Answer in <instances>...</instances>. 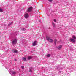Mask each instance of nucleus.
Wrapping results in <instances>:
<instances>
[{
  "mask_svg": "<svg viewBox=\"0 0 76 76\" xmlns=\"http://www.w3.org/2000/svg\"><path fill=\"white\" fill-rule=\"evenodd\" d=\"M23 60H24V61H25L26 60V57H23Z\"/></svg>",
  "mask_w": 76,
  "mask_h": 76,
  "instance_id": "12",
  "label": "nucleus"
},
{
  "mask_svg": "<svg viewBox=\"0 0 76 76\" xmlns=\"http://www.w3.org/2000/svg\"><path fill=\"white\" fill-rule=\"evenodd\" d=\"M32 58V56H29L28 58V60H30V59H31Z\"/></svg>",
  "mask_w": 76,
  "mask_h": 76,
  "instance_id": "8",
  "label": "nucleus"
},
{
  "mask_svg": "<svg viewBox=\"0 0 76 76\" xmlns=\"http://www.w3.org/2000/svg\"><path fill=\"white\" fill-rule=\"evenodd\" d=\"M72 38H73V39H76V37L75 35H73L72 36Z\"/></svg>",
  "mask_w": 76,
  "mask_h": 76,
  "instance_id": "11",
  "label": "nucleus"
},
{
  "mask_svg": "<svg viewBox=\"0 0 76 76\" xmlns=\"http://www.w3.org/2000/svg\"><path fill=\"white\" fill-rule=\"evenodd\" d=\"M54 22H56V20H54Z\"/></svg>",
  "mask_w": 76,
  "mask_h": 76,
  "instance_id": "20",
  "label": "nucleus"
},
{
  "mask_svg": "<svg viewBox=\"0 0 76 76\" xmlns=\"http://www.w3.org/2000/svg\"><path fill=\"white\" fill-rule=\"evenodd\" d=\"M3 10L2 9L0 8V12H3Z\"/></svg>",
  "mask_w": 76,
  "mask_h": 76,
  "instance_id": "15",
  "label": "nucleus"
},
{
  "mask_svg": "<svg viewBox=\"0 0 76 76\" xmlns=\"http://www.w3.org/2000/svg\"><path fill=\"white\" fill-rule=\"evenodd\" d=\"M13 51L15 53H18V51L17 50H14Z\"/></svg>",
  "mask_w": 76,
  "mask_h": 76,
  "instance_id": "7",
  "label": "nucleus"
},
{
  "mask_svg": "<svg viewBox=\"0 0 76 76\" xmlns=\"http://www.w3.org/2000/svg\"><path fill=\"white\" fill-rule=\"evenodd\" d=\"M17 43V40L16 39H15L12 41L13 44H16Z\"/></svg>",
  "mask_w": 76,
  "mask_h": 76,
  "instance_id": "2",
  "label": "nucleus"
},
{
  "mask_svg": "<svg viewBox=\"0 0 76 76\" xmlns=\"http://www.w3.org/2000/svg\"><path fill=\"white\" fill-rule=\"evenodd\" d=\"M32 10V7H30L28 9V12H31Z\"/></svg>",
  "mask_w": 76,
  "mask_h": 76,
  "instance_id": "5",
  "label": "nucleus"
},
{
  "mask_svg": "<svg viewBox=\"0 0 76 76\" xmlns=\"http://www.w3.org/2000/svg\"><path fill=\"white\" fill-rule=\"evenodd\" d=\"M48 1H49L50 2H51V1H52L53 0H48Z\"/></svg>",
  "mask_w": 76,
  "mask_h": 76,
  "instance_id": "19",
  "label": "nucleus"
},
{
  "mask_svg": "<svg viewBox=\"0 0 76 76\" xmlns=\"http://www.w3.org/2000/svg\"><path fill=\"white\" fill-rule=\"evenodd\" d=\"M37 41H34L33 44L32 45L33 46H35L37 45Z\"/></svg>",
  "mask_w": 76,
  "mask_h": 76,
  "instance_id": "6",
  "label": "nucleus"
},
{
  "mask_svg": "<svg viewBox=\"0 0 76 76\" xmlns=\"http://www.w3.org/2000/svg\"><path fill=\"white\" fill-rule=\"evenodd\" d=\"M56 41H57V39H55L54 42L55 45H56Z\"/></svg>",
  "mask_w": 76,
  "mask_h": 76,
  "instance_id": "13",
  "label": "nucleus"
},
{
  "mask_svg": "<svg viewBox=\"0 0 76 76\" xmlns=\"http://www.w3.org/2000/svg\"><path fill=\"white\" fill-rule=\"evenodd\" d=\"M12 74L13 75H15V74H16V72L15 71H14L12 72Z\"/></svg>",
  "mask_w": 76,
  "mask_h": 76,
  "instance_id": "14",
  "label": "nucleus"
},
{
  "mask_svg": "<svg viewBox=\"0 0 76 76\" xmlns=\"http://www.w3.org/2000/svg\"><path fill=\"white\" fill-rule=\"evenodd\" d=\"M62 48V45H61L59 46V47H58V49H59V50H60L61 49V48Z\"/></svg>",
  "mask_w": 76,
  "mask_h": 76,
  "instance_id": "9",
  "label": "nucleus"
},
{
  "mask_svg": "<svg viewBox=\"0 0 76 76\" xmlns=\"http://www.w3.org/2000/svg\"><path fill=\"white\" fill-rule=\"evenodd\" d=\"M33 69V68L32 67H31L29 69L30 70L29 72H32V70Z\"/></svg>",
  "mask_w": 76,
  "mask_h": 76,
  "instance_id": "10",
  "label": "nucleus"
},
{
  "mask_svg": "<svg viewBox=\"0 0 76 76\" xmlns=\"http://www.w3.org/2000/svg\"><path fill=\"white\" fill-rule=\"evenodd\" d=\"M24 17L26 18H29V15L28 14L26 13L24 15Z\"/></svg>",
  "mask_w": 76,
  "mask_h": 76,
  "instance_id": "4",
  "label": "nucleus"
},
{
  "mask_svg": "<svg viewBox=\"0 0 76 76\" xmlns=\"http://www.w3.org/2000/svg\"><path fill=\"white\" fill-rule=\"evenodd\" d=\"M22 69H23L24 68H25V67L23 66H21Z\"/></svg>",
  "mask_w": 76,
  "mask_h": 76,
  "instance_id": "18",
  "label": "nucleus"
},
{
  "mask_svg": "<svg viewBox=\"0 0 76 76\" xmlns=\"http://www.w3.org/2000/svg\"><path fill=\"white\" fill-rule=\"evenodd\" d=\"M53 26H54V27H55V24H54V23H53Z\"/></svg>",
  "mask_w": 76,
  "mask_h": 76,
  "instance_id": "17",
  "label": "nucleus"
},
{
  "mask_svg": "<svg viewBox=\"0 0 76 76\" xmlns=\"http://www.w3.org/2000/svg\"><path fill=\"white\" fill-rule=\"evenodd\" d=\"M70 41H71L72 42V43H73L74 42H76V40H75V39H73L72 38H70L69 39Z\"/></svg>",
  "mask_w": 76,
  "mask_h": 76,
  "instance_id": "3",
  "label": "nucleus"
},
{
  "mask_svg": "<svg viewBox=\"0 0 76 76\" xmlns=\"http://www.w3.org/2000/svg\"><path fill=\"white\" fill-rule=\"evenodd\" d=\"M24 30H25V28H23V31H24Z\"/></svg>",
  "mask_w": 76,
  "mask_h": 76,
  "instance_id": "21",
  "label": "nucleus"
},
{
  "mask_svg": "<svg viewBox=\"0 0 76 76\" xmlns=\"http://www.w3.org/2000/svg\"><path fill=\"white\" fill-rule=\"evenodd\" d=\"M50 56V54H48L47 55V57H49Z\"/></svg>",
  "mask_w": 76,
  "mask_h": 76,
  "instance_id": "16",
  "label": "nucleus"
},
{
  "mask_svg": "<svg viewBox=\"0 0 76 76\" xmlns=\"http://www.w3.org/2000/svg\"><path fill=\"white\" fill-rule=\"evenodd\" d=\"M46 38H47V40H48V41H49V42H53V40H52V39H50V37L47 36L46 37Z\"/></svg>",
  "mask_w": 76,
  "mask_h": 76,
  "instance_id": "1",
  "label": "nucleus"
}]
</instances>
